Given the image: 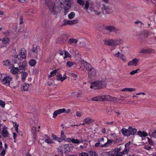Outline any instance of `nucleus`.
Returning a JSON list of instances; mask_svg holds the SVG:
<instances>
[{
	"label": "nucleus",
	"instance_id": "1",
	"mask_svg": "<svg viewBox=\"0 0 156 156\" xmlns=\"http://www.w3.org/2000/svg\"><path fill=\"white\" fill-rule=\"evenodd\" d=\"M62 0H57V2L54 3L51 0H45V2L49 8L50 10L54 14H57L61 11L64 7L65 15L67 14L71 7L70 3L64 4L62 2Z\"/></svg>",
	"mask_w": 156,
	"mask_h": 156
},
{
	"label": "nucleus",
	"instance_id": "2",
	"mask_svg": "<svg viewBox=\"0 0 156 156\" xmlns=\"http://www.w3.org/2000/svg\"><path fill=\"white\" fill-rule=\"evenodd\" d=\"M83 8L89 13L94 12L97 15H99L101 13L100 12H98L96 10L95 6L92 2H89V0H87L85 6Z\"/></svg>",
	"mask_w": 156,
	"mask_h": 156
},
{
	"label": "nucleus",
	"instance_id": "3",
	"mask_svg": "<svg viewBox=\"0 0 156 156\" xmlns=\"http://www.w3.org/2000/svg\"><path fill=\"white\" fill-rule=\"evenodd\" d=\"M104 41L106 44L115 47L122 44L123 41L122 39L119 38L116 39H106L104 40Z\"/></svg>",
	"mask_w": 156,
	"mask_h": 156
},
{
	"label": "nucleus",
	"instance_id": "4",
	"mask_svg": "<svg viewBox=\"0 0 156 156\" xmlns=\"http://www.w3.org/2000/svg\"><path fill=\"white\" fill-rule=\"evenodd\" d=\"M106 83L104 81L97 80L91 83L90 88L94 89H99L106 86Z\"/></svg>",
	"mask_w": 156,
	"mask_h": 156
},
{
	"label": "nucleus",
	"instance_id": "5",
	"mask_svg": "<svg viewBox=\"0 0 156 156\" xmlns=\"http://www.w3.org/2000/svg\"><path fill=\"white\" fill-rule=\"evenodd\" d=\"M85 67L88 71V75L90 77H94L96 75V71L95 69L89 63L83 61Z\"/></svg>",
	"mask_w": 156,
	"mask_h": 156
},
{
	"label": "nucleus",
	"instance_id": "6",
	"mask_svg": "<svg viewBox=\"0 0 156 156\" xmlns=\"http://www.w3.org/2000/svg\"><path fill=\"white\" fill-rule=\"evenodd\" d=\"M73 148L72 144H65L59 146L58 148V151L62 153L69 151Z\"/></svg>",
	"mask_w": 156,
	"mask_h": 156
},
{
	"label": "nucleus",
	"instance_id": "7",
	"mask_svg": "<svg viewBox=\"0 0 156 156\" xmlns=\"http://www.w3.org/2000/svg\"><path fill=\"white\" fill-rule=\"evenodd\" d=\"M13 62L14 64H18L19 72H21L23 71H25L27 66V62L25 60L23 62L22 64H21L20 61L14 60Z\"/></svg>",
	"mask_w": 156,
	"mask_h": 156
},
{
	"label": "nucleus",
	"instance_id": "8",
	"mask_svg": "<svg viewBox=\"0 0 156 156\" xmlns=\"http://www.w3.org/2000/svg\"><path fill=\"white\" fill-rule=\"evenodd\" d=\"M27 51L24 48H22L19 51V54L15 58L14 60L21 61V59H25L26 58Z\"/></svg>",
	"mask_w": 156,
	"mask_h": 156
},
{
	"label": "nucleus",
	"instance_id": "9",
	"mask_svg": "<svg viewBox=\"0 0 156 156\" xmlns=\"http://www.w3.org/2000/svg\"><path fill=\"white\" fill-rule=\"evenodd\" d=\"M58 70H54L50 72V74L48 76V85H51L54 79V76H56Z\"/></svg>",
	"mask_w": 156,
	"mask_h": 156
},
{
	"label": "nucleus",
	"instance_id": "10",
	"mask_svg": "<svg viewBox=\"0 0 156 156\" xmlns=\"http://www.w3.org/2000/svg\"><path fill=\"white\" fill-rule=\"evenodd\" d=\"M12 78L9 75H7L4 77L2 79L1 82L2 84L5 86L10 87V83Z\"/></svg>",
	"mask_w": 156,
	"mask_h": 156
},
{
	"label": "nucleus",
	"instance_id": "11",
	"mask_svg": "<svg viewBox=\"0 0 156 156\" xmlns=\"http://www.w3.org/2000/svg\"><path fill=\"white\" fill-rule=\"evenodd\" d=\"M40 50V48L38 46H33L31 51V56L32 57L37 58V57L38 52Z\"/></svg>",
	"mask_w": 156,
	"mask_h": 156
},
{
	"label": "nucleus",
	"instance_id": "12",
	"mask_svg": "<svg viewBox=\"0 0 156 156\" xmlns=\"http://www.w3.org/2000/svg\"><path fill=\"white\" fill-rule=\"evenodd\" d=\"M114 55L115 56L121 59L124 62L127 61L126 57L123 54H121L119 51H118L117 53L114 54Z\"/></svg>",
	"mask_w": 156,
	"mask_h": 156
},
{
	"label": "nucleus",
	"instance_id": "13",
	"mask_svg": "<svg viewBox=\"0 0 156 156\" xmlns=\"http://www.w3.org/2000/svg\"><path fill=\"white\" fill-rule=\"evenodd\" d=\"M105 29L111 32H115L117 33L120 31L119 28L112 26H107L105 27Z\"/></svg>",
	"mask_w": 156,
	"mask_h": 156
},
{
	"label": "nucleus",
	"instance_id": "14",
	"mask_svg": "<svg viewBox=\"0 0 156 156\" xmlns=\"http://www.w3.org/2000/svg\"><path fill=\"white\" fill-rule=\"evenodd\" d=\"M78 22V20H63V25H72L77 23Z\"/></svg>",
	"mask_w": 156,
	"mask_h": 156
},
{
	"label": "nucleus",
	"instance_id": "15",
	"mask_svg": "<svg viewBox=\"0 0 156 156\" xmlns=\"http://www.w3.org/2000/svg\"><path fill=\"white\" fill-rule=\"evenodd\" d=\"M139 61V59L136 58H134L132 60L129 61L127 64L128 66H136L138 62Z\"/></svg>",
	"mask_w": 156,
	"mask_h": 156
},
{
	"label": "nucleus",
	"instance_id": "16",
	"mask_svg": "<svg viewBox=\"0 0 156 156\" xmlns=\"http://www.w3.org/2000/svg\"><path fill=\"white\" fill-rule=\"evenodd\" d=\"M1 134L4 137H7L9 135V133L7 131V128L5 125L2 127Z\"/></svg>",
	"mask_w": 156,
	"mask_h": 156
},
{
	"label": "nucleus",
	"instance_id": "17",
	"mask_svg": "<svg viewBox=\"0 0 156 156\" xmlns=\"http://www.w3.org/2000/svg\"><path fill=\"white\" fill-rule=\"evenodd\" d=\"M65 109L64 108L60 109L55 111L53 114V117L55 118L58 115L63 113L65 112Z\"/></svg>",
	"mask_w": 156,
	"mask_h": 156
},
{
	"label": "nucleus",
	"instance_id": "18",
	"mask_svg": "<svg viewBox=\"0 0 156 156\" xmlns=\"http://www.w3.org/2000/svg\"><path fill=\"white\" fill-rule=\"evenodd\" d=\"M3 64L9 69H10L13 67V65L11 63V62L8 60L3 61Z\"/></svg>",
	"mask_w": 156,
	"mask_h": 156
},
{
	"label": "nucleus",
	"instance_id": "19",
	"mask_svg": "<svg viewBox=\"0 0 156 156\" xmlns=\"http://www.w3.org/2000/svg\"><path fill=\"white\" fill-rule=\"evenodd\" d=\"M66 78V74L65 73L62 77V75L61 74L58 73H57L56 75V78L57 80H60L62 82Z\"/></svg>",
	"mask_w": 156,
	"mask_h": 156
},
{
	"label": "nucleus",
	"instance_id": "20",
	"mask_svg": "<svg viewBox=\"0 0 156 156\" xmlns=\"http://www.w3.org/2000/svg\"><path fill=\"white\" fill-rule=\"evenodd\" d=\"M153 51V50L152 48L147 49H142L140 51V52L141 53H150Z\"/></svg>",
	"mask_w": 156,
	"mask_h": 156
},
{
	"label": "nucleus",
	"instance_id": "21",
	"mask_svg": "<svg viewBox=\"0 0 156 156\" xmlns=\"http://www.w3.org/2000/svg\"><path fill=\"white\" fill-rule=\"evenodd\" d=\"M121 132L123 134L126 136H129L131 135V133L129 130L126 129L125 128H123L122 129Z\"/></svg>",
	"mask_w": 156,
	"mask_h": 156
},
{
	"label": "nucleus",
	"instance_id": "22",
	"mask_svg": "<svg viewBox=\"0 0 156 156\" xmlns=\"http://www.w3.org/2000/svg\"><path fill=\"white\" fill-rule=\"evenodd\" d=\"M45 136L46 137V139H45L44 142L48 144H55V142L51 140L50 138V136L45 134Z\"/></svg>",
	"mask_w": 156,
	"mask_h": 156
},
{
	"label": "nucleus",
	"instance_id": "23",
	"mask_svg": "<svg viewBox=\"0 0 156 156\" xmlns=\"http://www.w3.org/2000/svg\"><path fill=\"white\" fill-rule=\"evenodd\" d=\"M112 141L111 140L107 139V142L104 144H101V147H106L112 145Z\"/></svg>",
	"mask_w": 156,
	"mask_h": 156
},
{
	"label": "nucleus",
	"instance_id": "24",
	"mask_svg": "<svg viewBox=\"0 0 156 156\" xmlns=\"http://www.w3.org/2000/svg\"><path fill=\"white\" fill-rule=\"evenodd\" d=\"M37 123V121H36L34 122V124H33L34 125V126H33L31 129V133L33 135H35L36 133V127H37L36 125Z\"/></svg>",
	"mask_w": 156,
	"mask_h": 156
},
{
	"label": "nucleus",
	"instance_id": "25",
	"mask_svg": "<svg viewBox=\"0 0 156 156\" xmlns=\"http://www.w3.org/2000/svg\"><path fill=\"white\" fill-rule=\"evenodd\" d=\"M129 151V149L127 148L125 149L122 151L119 152L115 155L114 156H123V155L127 154Z\"/></svg>",
	"mask_w": 156,
	"mask_h": 156
},
{
	"label": "nucleus",
	"instance_id": "26",
	"mask_svg": "<svg viewBox=\"0 0 156 156\" xmlns=\"http://www.w3.org/2000/svg\"><path fill=\"white\" fill-rule=\"evenodd\" d=\"M121 150V147H119L115 148L114 150L110 152H112V155L113 156H115L116 154H117L118 153L120 152Z\"/></svg>",
	"mask_w": 156,
	"mask_h": 156
},
{
	"label": "nucleus",
	"instance_id": "27",
	"mask_svg": "<svg viewBox=\"0 0 156 156\" xmlns=\"http://www.w3.org/2000/svg\"><path fill=\"white\" fill-rule=\"evenodd\" d=\"M107 98V101H112L114 103H116L117 102L118 99L115 97H112L108 95Z\"/></svg>",
	"mask_w": 156,
	"mask_h": 156
},
{
	"label": "nucleus",
	"instance_id": "28",
	"mask_svg": "<svg viewBox=\"0 0 156 156\" xmlns=\"http://www.w3.org/2000/svg\"><path fill=\"white\" fill-rule=\"evenodd\" d=\"M137 134L139 136L141 137H145L148 135L147 133L144 131H139L137 132Z\"/></svg>",
	"mask_w": 156,
	"mask_h": 156
},
{
	"label": "nucleus",
	"instance_id": "29",
	"mask_svg": "<svg viewBox=\"0 0 156 156\" xmlns=\"http://www.w3.org/2000/svg\"><path fill=\"white\" fill-rule=\"evenodd\" d=\"M9 38L7 37H5L2 39H0V41H1L2 44H7L9 42Z\"/></svg>",
	"mask_w": 156,
	"mask_h": 156
},
{
	"label": "nucleus",
	"instance_id": "30",
	"mask_svg": "<svg viewBox=\"0 0 156 156\" xmlns=\"http://www.w3.org/2000/svg\"><path fill=\"white\" fill-rule=\"evenodd\" d=\"M11 72L14 74H16L18 72H19V69L18 67H15L13 66V67L11 68Z\"/></svg>",
	"mask_w": 156,
	"mask_h": 156
},
{
	"label": "nucleus",
	"instance_id": "31",
	"mask_svg": "<svg viewBox=\"0 0 156 156\" xmlns=\"http://www.w3.org/2000/svg\"><path fill=\"white\" fill-rule=\"evenodd\" d=\"M77 42L76 39L71 38L69 39L68 43L69 44H76Z\"/></svg>",
	"mask_w": 156,
	"mask_h": 156
},
{
	"label": "nucleus",
	"instance_id": "32",
	"mask_svg": "<svg viewBox=\"0 0 156 156\" xmlns=\"http://www.w3.org/2000/svg\"><path fill=\"white\" fill-rule=\"evenodd\" d=\"M108 95H102L98 96L99 97V101H107V96Z\"/></svg>",
	"mask_w": 156,
	"mask_h": 156
},
{
	"label": "nucleus",
	"instance_id": "33",
	"mask_svg": "<svg viewBox=\"0 0 156 156\" xmlns=\"http://www.w3.org/2000/svg\"><path fill=\"white\" fill-rule=\"evenodd\" d=\"M84 121L87 124H90L93 122V119L90 117H87L84 119Z\"/></svg>",
	"mask_w": 156,
	"mask_h": 156
},
{
	"label": "nucleus",
	"instance_id": "34",
	"mask_svg": "<svg viewBox=\"0 0 156 156\" xmlns=\"http://www.w3.org/2000/svg\"><path fill=\"white\" fill-rule=\"evenodd\" d=\"M136 90V89L134 88H123L121 90V91H127V92H133Z\"/></svg>",
	"mask_w": 156,
	"mask_h": 156
},
{
	"label": "nucleus",
	"instance_id": "35",
	"mask_svg": "<svg viewBox=\"0 0 156 156\" xmlns=\"http://www.w3.org/2000/svg\"><path fill=\"white\" fill-rule=\"evenodd\" d=\"M27 75L28 73L26 72H24L22 73L21 76V80L22 81L24 82L25 80Z\"/></svg>",
	"mask_w": 156,
	"mask_h": 156
},
{
	"label": "nucleus",
	"instance_id": "36",
	"mask_svg": "<svg viewBox=\"0 0 156 156\" xmlns=\"http://www.w3.org/2000/svg\"><path fill=\"white\" fill-rule=\"evenodd\" d=\"M129 129L130 131L131 134L134 135L136 133L137 130L136 129L133 128L132 127L129 126Z\"/></svg>",
	"mask_w": 156,
	"mask_h": 156
},
{
	"label": "nucleus",
	"instance_id": "37",
	"mask_svg": "<svg viewBox=\"0 0 156 156\" xmlns=\"http://www.w3.org/2000/svg\"><path fill=\"white\" fill-rule=\"evenodd\" d=\"M147 138L148 140V142L150 145L152 146H154L155 145V142L151 139L149 137H147Z\"/></svg>",
	"mask_w": 156,
	"mask_h": 156
},
{
	"label": "nucleus",
	"instance_id": "38",
	"mask_svg": "<svg viewBox=\"0 0 156 156\" xmlns=\"http://www.w3.org/2000/svg\"><path fill=\"white\" fill-rule=\"evenodd\" d=\"M29 88V85L28 84L25 83L24 84L23 87V90L24 91H27Z\"/></svg>",
	"mask_w": 156,
	"mask_h": 156
},
{
	"label": "nucleus",
	"instance_id": "39",
	"mask_svg": "<svg viewBox=\"0 0 156 156\" xmlns=\"http://www.w3.org/2000/svg\"><path fill=\"white\" fill-rule=\"evenodd\" d=\"M76 64V63L74 62H71L70 61H68L66 63V65L69 67H70Z\"/></svg>",
	"mask_w": 156,
	"mask_h": 156
},
{
	"label": "nucleus",
	"instance_id": "40",
	"mask_svg": "<svg viewBox=\"0 0 156 156\" xmlns=\"http://www.w3.org/2000/svg\"><path fill=\"white\" fill-rule=\"evenodd\" d=\"M69 76L74 78L75 80H76V78L78 77V75L77 74L69 72Z\"/></svg>",
	"mask_w": 156,
	"mask_h": 156
},
{
	"label": "nucleus",
	"instance_id": "41",
	"mask_svg": "<svg viewBox=\"0 0 156 156\" xmlns=\"http://www.w3.org/2000/svg\"><path fill=\"white\" fill-rule=\"evenodd\" d=\"M120 50L122 52L125 53L128 51L129 50L128 47L127 46L123 47L120 48Z\"/></svg>",
	"mask_w": 156,
	"mask_h": 156
},
{
	"label": "nucleus",
	"instance_id": "42",
	"mask_svg": "<svg viewBox=\"0 0 156 156\" xmlns=\"http://www.w3.org/2000/svg\"><path fill=\"white\" fill-rule=\"evenodd\" d=\"M89 153L90 156H98L97 153L94 151H90L89 152Z\"/></svg>",
	"mask_w": 156,
	"mask_h": 156
},
{
	"label": "nucleus",
	"instance_id": "43",
	"mask_svg": "<svg viewBox=\"0 0 156 156\" xmlns=\"http://www.w3.org/2000/svg\"><path fill=\"white\" fill-rule=\"evenodd\" d=\"M65 56L64 57V58L65 59L67 57L71 58V55L67 51H65L64 52Z\"/></svg>",
	"mask_w": 156,
	"mask_h": 156
},
{
	"label": "nucleus",
	"instance_id": "44",
	"mask_svg": "<svg viewBox=\"0 0 156 156\" xmlns=\"http://www.w3.org/2000/svg\"><path fill=\"white\" fill-rule=\"evenodd\" d=\"M36 63V61L33 59H31L30 60L29 62V65L31 66H33Z\"/></svg>",
	"mask_w": 156,
	"mask_h": 156
},
{
	"label": "nucleus",
	"instance_id": "45",
	"mask_svg": "<svg viewBox=\"0 0 156 156\" xmlns=\"http://www.w3.org/2000/svg\"><path fill=\"white\" fill-rule=\"evenodd\" d=\"M60 137L63 139L64 141H65V140L66 138V137L65 134H64V131L63 130H62L61 132V136Z\"/></svg>",
	"mask_w": 156,
	"mask_h": 156
},
{
	"label": "nucleus",
	"instance_id": "46",
	"mask_svg": "<svg viewBox=\"0 0 156 156\" xmlns=\"http://www.w3.org/2000/svg\"><path fill=\"white\" fill-rule=\"evenodd\" d=\"M75 13L74 12H71L68 15V17L70 19L73 18L75 16Z\"/></svg>",
	"mask_w": 156,
	"mask_h": 156
},
{
	"label": "nucleus",
	"instance_id": "47",
	"mask_svg": "<svg viewBox=\"0 0 156 156\" xmlns=\"http://www.w3.org/2000/svg\"><path fill=\"white\" fill-rule=\"evenodd\" d=\"M81 142L78 139H76L74 138L72 139V142L75 144H79Z\"/></svg>",
	"mask_w": 156,
	"mask_h": 156
},
{
	"label": "nucleus",
	"instance_id": "48",
	"mask_svg": "<svg viewBox=\"0 0 156 156\" xmlns=\"http://www.w3.org/2000/svg\"><path fill=\"white\" fill-rule=\"evenodd\" d=\"M112 153L110 152H106L104 153L103 156H113L112 155Z\"/></svg>",
	"mask_w": 156,
	"mask_h": 156
},
{
	"label": "nucleus",
	"instance_id": "49",
	"mask_svg": "<svg viewBox=\"0 0 156 156\" xmlns=\"http://www.w3.org/2000/svg\"><path fill=\"white\" fill-rule=\"evenodd\" d=\"M51 137L52 138L53 140L56 141L57 139H58V137L56 135L54 134L53 133H52L51 134Z\"/></svg>",
	"mask_w": 156,
	"mask_h": 156
},
{
	"label": "nucleus",
	"instance_id": "50",
	"mask_svg": "<svg viewBox=\"0 0 156 156\" xmlns=\"http://www.w3.org/2000/svg\"><path fill=\"white\" fill-rule=\"evenodd\" d=\"M89 154L85 152H82L79 154V156H89Z\"/></svg>",
	"mask_w": 156,
	"mask_h": 156
},
{
	"label": "nucleus",
	"instance_id": "51",
	"mask_svg": "<svg viewBox=\"0 0 156 156\" xmlns=\"http://www.w3.org/2000/svg\"><path fill=\"white\" fill-rule=\"evenodd\" d=\"M82 94V91L81 90H79L75 94L76 97H79Z\"/></svg>",
	"mask_w": 156,
	"mask_h": 156
},
{
	"label": "nucleus",
	"instance_id": "52",
	"mask_svg": "<svg viewBox=\"0 0 156 156\" xmlns=\"http://www.w3.org/2000/svg\"><path fill=\"white\" fill-rule=\"evenodd\" d=\"M5 102L0 100V106L2 107V108H4L5 107Z\"/></svg>",
	"mask_w": 156,
	"mask_h": 156
},
{
	"label": "nucleus",
	"instance_id": "53",
	"mask_svg": "<svg viewBox=\"0 0 156 156\" xmlns=\"http://www.w3.org/2000/svg\"><path fill=\"white\" fill-rule=\"evenodd\" d=\"M104 138L103 137H102L100 139H98V141L100 142V143L101 144H102V143H104Z\"/></svg>",
	"mask_w": 156,
	"mask_h": 156
},
{
	"label": "nucleus",
	"instance_id": "54",
	"mask_svg": "<svg viewBox=\"0 0 156 156\" xmlns=\"http://www.w3.org/2000/svg\"><path fill=\"white\" fill-rule=\"evenodd\" d=\"M77 2L80 5H83L84 4L83 0H77Z\"/></svg>",
	"mask_w": 156,
	"mask_h": 156
},
{
	"label": "nucleus",
	"instance_id": "55",
	"mask_svg": "<svg viewBox=\"0 0 156 156\" xmlns=\"http://www.w3.org/2000/svg\"><path fill=\"white\" fill-rule=\"evenodd\" d=\"M72 139H71V138L70 137H68L67 138H66L64 142H67L69 143H70L71 142H72Z\"/></svg>",
	"mask_w": 156,
	"mask_h": 156
},
{
	"label": "nucleus",
	"instance_id": "56",
	"mask_svg": "<svg viewBox=\"0 0 156 156\" xmlns=\"http://www.w3.org/2000/svg\"><path fill=\"white\" fill-rule=\"evenodd\" d=\"M82 114V112L80 111H77L76 112V115L78 117H80L81 116Z\"/></svg>",
	"mask_w": 156,
	"mask_h": 156
},
{
	"label": "nucleus",
	"instance_id": "57",
	"mask_svg": "<svg viewBox=\"0 0 156 156\" xmlns=\"http://www.w3.org/2000/svg\"><path fill=\"white\" fill-rule=\"evenodd\" d=\"M135 23L136 24H139V25L140 27L143 24V23L141 22L139 20H137L135 22Z\"/></svg>",
	"mask_w": 156,
	"mask_h": 156
},
{
	"label": "nucleus",
	"instance_id": "58",
	"mask_svg": "<svg viewBox=\"0 0 156 156\" xmlns=\"http://www.w3.org/2000/svg\"><path fill=\"white\" fill-rule=\"evenodd\" d=\"M92 100L94 101H99V97L98 96L94 97L93 98H92Z\"/></svg>",
	"mask_w": 156,
	"mask_h": 156
},
{
	"label": "nucleus",
	"instance_id": "59",
	"mask_svg": "<svg viewBox=\"0 0 156 156\" xmlns=\"http://www.w3.org/2000/svg\"><path fill=\"white\" fill-rule=\"evenodd\" d=\"M18 126H19L16 123L15 124V125L14 126V127L15 128V130L16 131L17 133H18Z\"/></svg>",
	"mask_w": 156,
	"mask_h": 156
},
{
	"label": "nucleus",
	"instance_id": "60",
	"mask_svg": "<svg viewBox=\"0 0 156 156\" xmlns=\"http://www.w3.org/2000/svg\"><path fill=\"white\" fill-rule=\"evenodd\" d=\"M5 150H3L0 153V155L1 156H4L5 154Z\"/></svg>",
	"mask_w": 156,
	"mask_h": 156
},
{
	"label": "nucleus",
	"instance_id": "61",
	"mask_svg": "<svg viewBox=\"0 0 156 156\" xmlns=\"http://www.w3.org/2000/svg\"><path fill=\"white\" fill-rule=\"evenodd\" d=\"M130 142H128V143L126 144L125 145V149L127 148V149H129V146L130 145Z\"/></svg>",
	"mask_w": 156,
	"mask_h": 156
},
{
	"label": "nucleus",
	"instance_id": "62",
	"mask_svg": "<svg viewBox=\"0 0 156 156\" xmlns=\"http://www.w3.org/2000/svg\"><path fill=\"white\" fill-rule=\"evenodd\" d=\"M57 141H58L59 143H61L63 141V139L61 137H58V139H57Z\"/></svg>",
	"mask_w": 156,
	"mask_h": 156
},
{
	"label": "nucleus",
	"instance_id": "63",
	"mask_svg": "<svg viewBox=\"0 0 156 156\" xmlns=\"http://www.w3.org/2000/svg\"><path fill=\"white\" fill-rule=\"evenodd\" d=\"M57 141H58L59 143H61L63 141V139L61 137H58V139H57Z\"/></svg>",
	"mask_w": 156,
	"mask_h": 156
},
{
	"label": "nucleus",
	"instance_id": "64",
	"mask_svg": "<svg viewBox=\"0 0 156 156\" xmlns=\"http://www.w3.org/2000/svg\"><path fill=\"white\" fill-rule=\"evenodd\" d=\"M101 144H101L100 143V142H98L95 144L94 145V146L95 147H98L99 146H101Z\"/></svg>",
	"mask_w": 156,
	"mask_h": 156
}]
</instances>
